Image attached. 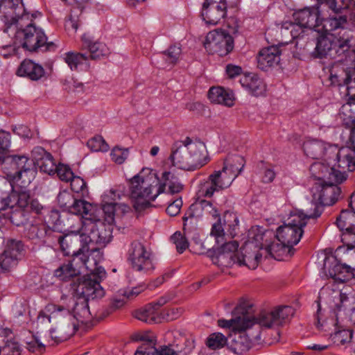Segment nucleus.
<instances>
[{"label":"nucleus","instance_id":"obj_43","mask_svg":"<svg viewBox=\"0 0 355 355\" xmlns=\"http://www.w3.org/2000/svg\"><path fill=\"white\" fill-rule=\"evenodd\" d=\"M338 300L339 303L336 304L338 311L343 310L351 315H355V295L340 293Z\"/></svg>","mask_w":355,"mask_h":355},{"label":"nucleus","instance_id":"obj_1","mask_svg":"<svg viewBox=\"0 0 355 355\" xmlns=\"http://www.w3.org/2000/svg\"><path fill=\"white\" fill-rule=\"evenodd\" d=\"M320 206H314V212L308 210H300L292 214L288 223L278 227L276 234L277 241L272 242L267 250L270 255L276 260L285 261L289 259L295 252L294 245H297L303 234V227L306 226L310 218L319 217L322 211Z\"/></svg>","mask_w":355,"mask_h":355},{"label":"nucleus","instance_id":"obj_11","mask_svg":"<svg viewBox=\"0 0 355 355\" xmlns=\"http://www.w3.org/2000/svg\"><path fill=\"white\" fill-rule=\"evenodd\" d=\"M96 245V247H93L90 250L94 251L101 247L98 245ZM89 250V246L87 245H83L81 248H78L77 250H75L74 253H71L70 255L72 256V259L69 262L78 270L79 274L82 269L85 268L93 275H96L100 279H104L106 276V272L104 268L98 266L94 258L90 259L85 253V251L87 252Z\"/></svg>","mask_w":355,"mask_h":355},{"label":"nucleus","instance_id":"obj_24","mask_svg":"<svg viewBox=\"0 0 355 355\" xmlns=\"http://www.w3.org/2000/svg\"><path fill=\"white\" fill-rule=\"evenodd\" d=\"M303 149L306 156L312 159H320L324 157L326 160H330L332 153L336 150V148L329 146L322 141L314 140L304 142Z\"/></svg>","mask_w":355,"mask_h":355},{"label":"nucleus","instance_id":"obj_47","mask_svg":"<svg viewBox=\"0 0 355 355\" xmlns=\"http://www.w3.org/2000/svg\"><path fill=\"white\" fill-rule=\"evenodd\" d=\"M3 252H6V254L19 259L23 256L24 245L19 240L9 239L6 241V249Z\"/></svg>","mask_w":355,"mask_h":355},{"label":"nucleus","instance_id":"obj_31","mask_svg":"<svg viewBox=\"0 0 355 355\" xmlns=\"http://www.w3.org/2000/svg\"><path fill=\"white\" fill-rule=\"evenodd\" d=\"M0 11L11 17L8 28L16 24L17 19L24 17L25 10L21 0H0Z\"/></svg>","mask_w":355,"mask_h":355},{"label":"nucleus","instance_id":"obj_5","mask_svg":"<svg viewBox=\"0 0 355 355\" xmlns=\"http://www.w3.org/2000/svg\"><path fill=\"white\" fill-rule=\"evenodd\" d=\"M169 159L174 166L187 171L201 168L209 160L206 146L201 141H193L189 137L175 141Z\"/></svg>","mask_w":355,"mask_h":355},{"label":"nucleus","instance_id":"obj_37","mask_svg":"<svg viewBox=\"0 0 355 355\" xmlns=\"http://www.w3.org/2000/svg\"><path fill=\"white\" fill-rule=\"evenodd\" d=\"M271 234L272 233L270 232L259 231V232L253 235L251 241L245 243L243 246V250H245L247 252L248 250H252V248L259 250L264 249L266 253L270 255V253L267 250V248L270 245L271 243H266V238L269 237Z\"/></svg>","mask_w":355,"mask_h":355},{"label":"nucleus","instance_id":"obj_15","mask_svg":"<svg viewBox=\"0 0 355 355\" xmlns=\"http://www.w3.org/2000/svg\"><path fill=\"white\" fill-rule=\"evenodd\" d=\"M325 7L322 4H317L315 6L306 7L293 13V19L304 28L320 32L319 28L324 19V10Z\"/></svg>","mask_w":355,"mask_h":355},{"label":"nucleus","instance_id":"obj_59","mask_svg":"<svg viewBox=\"0 0 355 355\" xmlns=\"http://www.w3.org/2000/svg\"><path fill=\"white\" fill-rule=\"evenodd\" d=\"M18 260V259L12 257V256L6 254V252H3L0 255V268L4 272L8 271L10 268L17 266Z\"/></svg>","mask_w":355,"mask_h":355},{"label":"nucleus","instance_id":"obj_33","mask_svg":"<svg viewBox=\"0 0 355 355\" xmlns=\"http://www.w3.org/2000/svg\"><path fill=\"white\" fill-rule=\"evenodd\" d=\"M337 317V315H336ZM332 320L333 329L330 334L334 343L336 345H344L352 341L353 336V331L351 329L345 328L344 326L338 323V318L335 321Z\"/></svg>","mask_w":355,"mask_h":355},{"label":"nucleus","instance_id":"obj_22","mask_svg":"<svg viewBox=\"0 0 355 355\" xmlns=\"http://www.w3.org/2000/svg\"><path fill=\"white\" fill-rule=\"evenodd\" d=\"M347 76L343 75V78H336L339 83L344 82L347 85V101L345 104L343 105L339 111L340 116H347V112L351 111V107L355 106V62L350 69H347Z\"/></svg>","mask_w":355,"mask_h":355},{"label":"nucleus","instance_id":"obj_38","mask_svg":"<svg viewBox=\"0 0 355 355\" xmlns=\"http://www.w3.org/2000/svg\"><path fill=\"white\" fill-rule=\"evenodd\" d=\"M84 44L89 50V53H87L88 59H101L109 54L108 48L103 42H94L90 39H84Z\"/></svg>","mask_w":355,"mask_h":355},{"label":"nucleus","instance_id":"obj_32","mask_svg":"<svg viewBox=\"0 0 355 355\" xmlns=\"http://www.w3.org/2000/svg\"><path fill=\"white\" fill-rule=\"evenodd\" d=\"M24 234L28 239L35 243H45L51 235L53 234V231L46 224H31L26 227Z\"/></svg>","mask_w":355,"mask_h":355},{"label":"nucleus","instance_id":"obj_3","mask_svg":"<svg viewBox=\"0 0 355 355\" xmlns=\"http://www.w3.org/2000/svg\"><path fill=\"white\" fill-rule=\"evenodd\" d=\"M33 163L23 164L19 168H6L4 174L12 186L11 191L6 193V209L15 207L26 209L29 205L31 191L27 188L36 175Z\"/></svg>","mask_w":355,"mask_h":355},{"label":"nucleus","instance_id":"obj_58","mask_svg":"<svg viewBox=\"0 0 355 355\" xmlns=\"http://www.w3.org/2000/svg\"><path fill=\"white\" fill-rule=\"evenodd\" d=\"M171 241L175 245L177 251L182 253L189 247V243L185 236L180 232H175L171 237Z\"/></svg>","mask_w":355,"mask_h":355},{"label":"nucleus","instance_id":"obj_40","mask_svg":"<svg viewBox=\"0 0 355 355\" xmlns=\"http://www.w3.org/2000/svg\"><path fill=\"white\" fill-rule=\"evenodd\" d=\"M161 182L159 180V185H164L163 193L165 191L166 187H168V192L171 194H175L180 192L183 189V185L180 183L178 178L171 172L165 171L162 173Z\"/></svg>","mask_w":355,"mask_h":355},{"label":"nucleus","instance_id":"obj_4","mask_svg":"<svg viewBox=\"0 0 355 355\" xmlns=\"http://www.w3.org/2000/svg\"><path fill=\"white\" fill-rule=\"evenodd\" d=\"M158 185L159 178L148 168H143L130 180V198L136 211L149 207L150 202L163 193L164 185Z\"/></svg>","mask_w":355,"mask_h":355},{"label":"nucleus","instance_id":"obj_17","mask_svg":"<svg viewBox=\"0 0 355 355\" xmlns=\"http://www.w3.org/2000/svg\"><path fill=\"white\" fill-rule=\"evenodd\" d=\"M324 270L330 277L339 282L355 279V270L348 265L340 263L335 257L325 258Z\"/></svg>","mask_w":355,"mask_h":355},{"label":"nucleus","instance_id":"obj_12","mask_svg":"<svg viewBox=\"0 0 355 355\" xmlns=\"http://www.w3.org/2000/svg\"><path fill=\"white\" fill-rule=\"evenodd\" d=\"M204 46L212 54L225 56L233 50L234 39L226 31H212L207 35Z\"/></svg>","mask_w":355,"mask_h":355},{"label":"nucleus","instance_id":"obj_45","mask_svg":"<svg viewBox=\"0 0 355 355\" xmlns=\"http://www.w3.org/2000/svg\"><path fill=\"white\" fill-rule=\"evenodd\" d=\"M247 315L232 318L231 320L220 319L218 320V325L222 328H232L234 330L248 329Z\"/></svg>","mask_w":355,"mask_h":355},{"label":"nucleus","instance_id":"obj_52","mask_svg":"<svg viewBox=\"0 0 355 355\" xmlns=\"http://www.w3.org/2000/svg\"><path fill=\"white\" fill-rule=\"evenodd\" d=\"M26 345L28 351L38 354H42L46 349V345L37 335H33L29 340L26 341Z\"/></svg>","mask_w":355,"mask_h":355},{"label":"nucleus","instance_id":"obj_26","mask_svg":"<svg viewBox=\"0 0 355 355\" xmlns=\"http://www.w3.org/2000/svg\"><path fill=\"white\" fill-rule=\"evenodd\" d=\"M238 333L230 337V340H227V345L235 354H242L248 351L252 342L258 341L255 338L250 336V329L236 330Z\"/></svg>","mask_w":355,"mask_h":355},{"label":"nucleus","instance_id":"obj_14","mask_svg":"<svg viewBox=\"0 0 355 355\" xmlns=\"http://www.w3.org/2000/svg\"><path fill=\"white\" fill-rule=\"evenodd\" d=\"M10 135L4 130H0V164L2 166L3 173L6 172V168L17 169L23 164L33 163L26 155H10Z\"/></svg>","mask_w":355,"mask_h":355},{"label":"nucleus","instance_id":"obj_60","mask_svg":"<svg viewBox=\"0 0 355 355\" xmlns=\"http://www.w3.org/2000/svg\"><path fill=\"white\" fill-rule=\"evenodd\" d=\"M55 173L60 180L64 182H69V180L73 178V173L71 168L63 164H58Z\"/></svg>","mask_w":355,"mask_h":355},{"label":"nucleus","instance_id":"obj_44","mask_svg":"<svg viewBox=\"0 0 355 355\" xmlns=\"http://www.w3.org/2000/svg\"><path fill=\"white\" fill-rule=\"evenodd\" d=\"M146 289L145 285H139L136 287H133L131 289L121 290L119 291V295H122L123 299H116L114 300L112 306L115 309H118L122 306L125 303V300H132L136 297L139 293Z\"/></svg>","mask_w":355,"mask_h":355},{"label":"nucleus","instance_id":"obj_28","mask_svg":"<svg viewBox=\"0 0 355 355\" xmlns=\"http://www.w3.org/2000/svg\"><path fill=\"white\" fill-rule=\"evenodd\" d=\"M17 75L37 81L46 78V72L42 65L31 60H24L17 71Z\"/></svg>","mask_w":355,"mask_h":355},{"label":"nucleus","instance_id":"obj_41","mask_svg":"<svg viewBox=\"0 0 355 355\" xmlns=\"http://www.w3.org/2000/svg\"><path fill=\"white\" fill-rule=\"evenodd\" d=\"M338 227L343 232L355 228V210L343 209L336 219Z\"/></svg>","mask_w":355,"mask_h":355},{"label":"nucleus","instance_id":"obj_20","mask_svg":"<svg viewBox=\"0 0 355 355\" xmlns=\"http://www.w3.org/2000/svg\"><path fill=\"white\" fill-rule=\"evenodd\" d=\"M309 171L312 176L318 180V182H326L329 180L342 183L347 179V175L345 172L338 171L330 166L329 164L321 162L312 164Z\"/></svg>","mask_w":355,"mask_h":355},{"label":"nucleus","instance_id":"obj_56","mask_svg":"<svg viewBox=\"0 0 355 355\" xmlns=\"http://www.w3.org/2000/svg\"><path fill=\"white\" fill-rule=\"evenodd\" d=\"M181 53L182 49L180 46L179 44H174L171 46L163 53L165 55L166 62L173 65L178 61Z\"/></svg>","mask_w":355,"mask_h":355},{"label":"nucleus","instance_id":"obj_42","mask_svg":"<svg viewBox=\"0 0 355 355\" xmlns=\"http://www.w3.org/2000/svg\"><path fill=\"white\" fill-rule=\"evenodd\" d=\"M318 4L327 7L333 12H341L343 10L355 9V0H317Z\"/></svg>","mask_w":355,"mask_h":355},{"label":"nucleus","instance_id":"obj_35","mask_svg":"<svg viewBox=\"0 0 355 355\" xmlns=\"http://www.w3.org/2000/svg\"><path fill=\"white\" fill-rule=\"evenodd\" d=\"M133 316L137 320L150 324L161 322V318L154 305L148 304L143 309L135 311Z\"/></svg>","mask_w":355,"mask_h":355},{"label":"nucleus","instance_id":"obj_16","mask_svg":"<svg viewBox=\"0 0 355 355\" xmlns=\"http://www.w3.org/2000/svg\"><path fill=\"white\" fill-rule=\"evenodd\" d=\"M62 318L66 320L65 329H72V334H74L78 330L76 325L71 322L72 315L70 311L62 306L54 304H47L44 310L40 312L37 318V324L39 325L50 323L51 320H58Z\"/></svg>","mask_w":355,"mask_h":355},{"label":"nucleus","instance_id":"obj_49","mask_svg":"<svg viewBox=\"0 0 355 355\" xmlns=\"http://www.w3.org/2000/svg\"><path fill=\"white\" fill-rule=\"evenodd\" d=\"M227 343V338L219 332L211 334L206 340V345L212 350L220 349L226 345Z\"/></svg>","mask_w":355,"mask_h":355},{"label":"nucleus","instance_id":"obj_6","mask_svg":"<svg viewBox=\"0 0 355 355\" xmlns=\"http://www.w3.org/2000/svg\"><path fill=\"white\" fill-rule=\"evenodd\" d=\"M245 165V160L240 155L227 159L220 171H214L207 180L200 182L198 189L200 196L210 198L214 192L228 188L240 174Z\"/></svg>","mask_w":355,"mask_h":355},{"label":"nucleus","instance_id":"obj_48","mask_svg":"<svg viewBox=\"0 0 355 355\" xmlns=\"http://www.w3.org/2000/svg\"><path fill=\"white\" fill-rule=\"evenodd\" d=\"M54 275L62 281H68L71 278L78 276L79 273L68 261L67 263H64L57 268L54 272Z\"/></svg>","mask_w":355,"mask_h":355},{"label":"nucleus","instance_id":"obj_23","mask_svg":"<svg viewBox=\"0 0 355 355\" xmlns=\"http://www.w3.org/2000/svg\"><path fill=\"white\" fill-rule=\"evenodd\" d=\"M334 12L335 15L329 16L326 19L324 17L322 24V29H324L325 32L339 31L337 37H339L340 35H343L345 32L348 31L349 33V35H351L352 36V40L354 37V33H355V28L354 30L348 28L349 22L346 15H337V12Z\"/></svg>","mask_w":355,"mask_h":355},{"label":"nucleus","instance_id":"obj_57","mask_svg":"<svg viewBox=\"0 0 355 355\" xmlns=\"http://www.w3.org/2000/svg\"><path fill=\"white\" fill-rule=\"evenodd\" d=\"M74 198H75L71 193L67 191H62L58 195L57 200L60 207L64 211L68 212Z\"/></svg>","mask_w":355,"mask_h":355},{"label":"nucleus","instance_id":"obj_19","mask_svg":"<svg viewBox=\"0 0 355 355\" xmlns=\"http://www.w3.org/2000/svg\"><path fill=\"white\" fill-rule=\"evenodd\" d=\"M239 243L236 241L225 242L218 249L217 254L212 257L214 263L219 267L229 268L240 261L238 252Z\"/></svg>","mask_w":355,"mask_h":355},{"label":"nucleus","instance_id":"obj_62","mask_svg":"<svg viewBox=\"0 0 355 355\" xmlns=\"http://www.w3.org/2000/svg\"><path fill=\"white\" fill-rule=\"evenodd\" d=\"M183 313V309L180 307H171L162 311V318L171 321L180 318Z\"/></svg>","mask_w":355,"mask_h":355},{"label":"nucleus","instance_id":"obj_30","mask_svg":"<svg viewBox=\"0 0 355 355\" xmlns=\"http://www.w3.org/2000/svg\"><path fill=\"white\" fill-rule=\"evenodd\" d=\"M227 15V6L225 4L220 6L203 3L201 16L206 24L216 25Z\"/></svg>","mask_w":355,"mask_h":355},{"label":"nucleus","instance_id":"obj_36","mask_svg":"<svg viewBox=\"0 0 355 355\" xmlns=\"http://www.w3.org/2000/svg\"><path fill=\"white\" fill-rule=\"evenodd\" d=\"M77 297L73 308L72 319L76 318L81 323H87L92 318L91 313L88 306V300L85 298Z\"/></svg>","mask_w":355,"mask_h":355},{"label":"nucleus","instance_id":"obj_55","mask_svg":"<svg viewBox=\"0 0 355 355\" xmlns=\"http://www.w3.org/2000/svg\"><path fill=\"white\" fill-rule=\"evenodd\" d=\"M104 202L102 207H98L101 209L102 217L105 215V220L108 223L114 222V216L116 215V206L115 202H110V200H103Z\"/></svg>","mask_w":355,"mask_h":355},{"label":"nucleus","instance_id":"obj_63","mask_svg":"<svg viewBox=\"0 0 355 355\" xmlns=\"http://www.w3.org/2000/svg\"><path fill=\"white\" fill-rule=\"evenodd\" d=\"M128 155V151L127 149L119 147L114 148L110 153L112 159L119 164H122L127 159Z\"/></svg>","mask_w":355,"mask_h":355},{"label":"nucleus","instance_id":"obj_13","mask_svg":"<svg viewBox=\"0 0 355 355\" xmlns=\"http://www.w3.org/2000/svg\"><path fill=\"white\" fill-rule=\"evenodd\" d=\"M334 181L326 182H316L312 189L313 196L315 200L319 202V204L311 203V207L314 210V206H320L322 211V206H331L334 205L339 198L341 194V189Z\"/></svg>","mask_w":355,"mask_h":355},{"label":"nucleus","instance_id":"obj_64","mask_svg":"<svg viewBox=\"0 0 355 355\" xmlns=\"http://www.w3.org/2000/svg\"><path fill=\"white\" fill-rule=\"evenodd\" d=\"M3 355H21L19 345L16 342L7 340L6 345L1 347Z\"/></svg>","mask_w":355,"mask_h":355},{"label":"nucleus","instance_id":"obj_9","mask_svg":"<svg viewBox=\"0 0 355 355\" xmlns=\"http://www.w3.org/2000/svg\"><path fill=\"white\" fill-rule=\"evenodd\" d=\"M128 260L132 268L139 272L148 273L155 268L150 249L139 241H133L130 243L128 251Z\"/></svg>","mask_w":355,"mask_h":355},{"label":"nucleus","instance_id":"obj_7","mask_svg":"<svg viewBox=\"0 0 355 355\" xmlns=\"http://www.w3.org/2000/svg\"><path fill=\"white\" fill-rule=\"evenodd\" d=\"M12 28L15 31L14 44L29 51H36L39 49L51 50L54 47L53 42H48L47 37L41 28L33 22L29 14L17 19L16 24Z\"/></svg>","mask_w":355,"mask_h":355},{"label":"nucleus","instance_id":"obj_53","mask_svg":"<svg viewBox=\"0 0 355 355\" xmlns=\"http://www.w3.org/2000/svg\"><path fill=\"white\" fill-rule=\"evenodd\" d=\"M37 166L40 168L41 171L49 175H54L55 174L58 165L55 164L53 156L50 153L47 155L42 161H40Z\"/></svg>","mask_w":355,"mask_h":355},{"label":"nucleus","instance_id":"obj_27","mask_svg":"<svg viewBox=\"0 0 355 355\" xmlns=\"http://www.w3.org/2000/svg\"><path fill=\"white\" fill-rule=\"evenodd\" d=\"M331 159H336L338 165L343 169L349 171L355 170V147L352 145L343 146L335 151H333Z\"/></svg>","mask_w":355,"mask_h":355},{"label":"nucleus","instance_id":"obj_21","mask_svg":"<svg viewBox=\"0 0 355 355\" xmlns=\"http://www.w3.org/2000/svg\"><path fill=\"white\" fill-rule=\"evenodd\" d=\"M81 232L82 233L80 235L71 233L60 235L58 237V242L64 255L69 256L71 253H74L75 250H78V245L80 242H83L87 245L92 244L97 245L94 242L90 241L89 237L85 234L82 230Z\"/></svg>","mask_w":355,"mask_h":355},{"label":"nucleus","instance_id":"obj_54","mask_svg":"<svg viewBox=\"0 0 355 355\" xmlns=\"http://www.w3.org/2000/svg\"><path fill=\"white\" fill-rule=\"evenodd\" d=\"M87 145L91 150L94 152H106L109 146L101 136L97 135L88 140Z\"/></svg>","mask_w":355,"mask_h":355},{"label":"nucleus","instance_id":"obj_8","mask_svg":"<svg viewBox=\"0 0 355 355\" xmlns=\"http://www.w3.org/2000/svg\"><path fill=\"white\" fill-rule=\"evenodd\" d=\"M293 314L294 309L291 306H278L270 311H262L256 315H247L245 322L250 329V336L261 340L263 331L284 325Z\"/></svg>","mask_w":355,"mask_h":355},{"label":"nucleus","instance_id":"obj_10","mask_svg":"<svg viewBox=\"0 0 355 355\" xmlns=\"http://www.w3.org/2000/svg\"><path fill=\"white\" fill-rule=\"evenodd\" d=\"M100 279L96 275L90 272L89 275L78 279L77 282L71 284V289L76 297L94 300L104 296L105 292L100 284Z\"/></svg>","mask_w":355,"mask_h":355},{"label":"nucleus","instance_id":"obj_39","mask_svg":"<svg viewBox=\"0 0 355 355\" xmlns=\"http://www.w3.org/2000/svg\"><path fill=\"white\" fill-rule=\"evenodd\" d=\"M254 250V252L252 250H248L246 252L243 250V247L241 248L240 251H238L240 256V261H238V264L245 266L250 269H255L261 259L262 254L259 252V250Z\"/></svg>","mask_w":355,"mask_h":355},{"label":"nucleus","instance_id":"obj_50","mask_svg":"<svg viewBox=\"0 0 355 355\" xmlns=\"http://www.w3.org/2000/svg\"><path fill=\"white\" fill-rule=\"evenodd\" d=\"M224 225L227 230L226 236L230 239L234 238L236 234V229L239 226V219L233 213H226L224 216Z\"/></svg>","mask_w":355,"mask_h":355},{"label":"nucleus","instance_id":"obj_51","mask_svg":"<svg viewBox=\"0 0 355 355\" xmlns=\"http://www.w3.org/2000/svg\"><path fill=\"white\" fill-rule=\"evenodd\" d=\"M88 60L87 53L68 52L65 54L64 61L71 70L76 69L79 64Z\"/></svg>","mask_w":355,"mask_h":355},{"label":"nucleus","instance_id":"obj_18","mask_svg":"<svg viewBox=\"0 0 355 355\" xmlns=\"http://www.w3.org/2000/svg\"><path fill=\"white\" fill-rule=\"evenodd\" d=\"M203 216H210L214 219L219 218L220 214L218 205L207 200H198L190 205L183 217V220Z\"/></svg>","mask_w":355,"mask_h":355},{"label":"nucleus","instance_id":"obj_34","mask_svg":"<svg viewBox=\"0 0 355 355\" xmlns=\"http://www.w3.org/2000/svg\"><path fill=\"white\" fill-rule=\"evenodd\" d=\"M209 99L214 103L222 104L227 107L234 105V97L232 91L221 87H213L208 92Z\"/></svg>","mask_w":355,"mask_h":355},{"label":"nucleus","instance_id":"obj_61","mask_svg":"<svg viewBox=\"0 0 355 355\" xmlns=\"http://www.w3.org/2000/svg\"><path fill=\"white\" fill-rule=\"evenodd\" d=\"M260 168L262 173V182L263 183L272 182L276 176V173L274 171L273 168L271 166L265 164L263 162H261Z\"/></svg>","mask_w":355,"mask_h":355},{"label":"nucleus","instance_id":"obj_2","mask_svg":"<svg viewBox=\"0 0 355 355\" xmlns=\"http://www.w3.org/2000/svg\"><path fill=\"white\" fill-rule=\"evenodd\" d=\"M68 212L82 216V230L90 241L105 246L110 241V227L103 222L102 211L98 206L74 198Z\"/></svg>","mask_w":355,"mask_h":355},{"label":"nucleus","instance_id":"obj_25","mask_svg":"<svg viewBox=\"0 0 355 355\" xmlns=\"http://www.w3.org/2000/svg\"><path fill=\"white\" fill-rule=\"evenodd\" d=\"M281 51L277 46L261 49L257 55V67L263 71L277 65L280 61Z\"/></svg>","mask_w":355,"mask_h":355},{"label":"nucleus","instance_id":"obj_29","mask_svg":"<svg viewBox=\"0 0 355 355\" xmlns=\"http://www.w3.org/2000/svg\"><path fill=\"white\" fill-rule=\"evenodd\" d=\"M242 87L251 95L258 97L265 95L266 84L263 79L254 73L244 75L240 79Z\"/></svg>","mask_w":355,"mask_h":355},{"label":"nucleus","instance_id":"obj_46","mask_svg":"<svg viewBox=\"0 0 355 355\" xmlns=\"http://www.w3.org/2000/svg\"><path fill=\"white\" fill-rule=\"evenodd\" d=\"M10 209V212L6 214L7 220H9L12 224L16 226L24 225L27 223L28 214L26 209L15 207Z\"/></svg>","mask_w":355,"mask_h":355}]
</instances>
